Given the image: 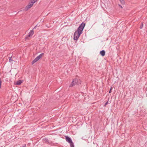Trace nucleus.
<instances>
[{"label": "nucleus", "instance_id": "2", "mask_svg": "<svg viewBox=\"0 0 147 147\" xmlns=\"http://www.w3.org/2000/svg\"><path fill=\"white\" fill-rule=\"evenodd\" d=\"M85 25V24L83 22L78 27L77 30L76 31L79 34H82Z\"/></svg>", "mask_w": 147, "mask_h": 147}, {"label": "nucleus", "instance_id": "6", "mask_svg": "<svg viewBox=\"0 0 147 147\" xmlns=\"http://www.w3.org/2000/svg\"><path fill=\"white\" fill-rule=\"evenodd\" d=\"M33 4H34L33 3H32V2L30 1L29 4L25 8L26 10L27 11L28 9L31 8L32 7Z\"/></svg>", "mask_w": 147, "mask_h": 147}, {"label": "nucleus", "instance_id": "21", "mask_svg": "<svg viewBox=\"0 0 147 147\" xmlns=\"http://www.w3.org/2000/svg\"><path fill=\"white\" fill-rule=\"evenodd\" d=\"M119 5L121 8H123L122 6L121 5Z\"/></svg>", "mask_w": 147, "mask_h": 147}, {"label": "nucleus", "instance_id": "8", "mask_svg": "<svg viewBox=\"0 0 147 147\" xmlns=\"http://www.w3.org/2000/svg\"><path fill=\"white\" fill-rule=\"evenodd\" d=\"M43 140L45 143L47 144H49L50 145H52V142L51 141H50L47 138H45L43 139Z\"/></svg>", "mask_w": 147, "mask_h": 147}, {"label": "nucleus", "instance_id": "3", "mask_svg": "<svg viewBox=\"0 0 147 147\" xmlns=\"http://www.w3.org/2000/svg\"><path fill=\"white\" fill-rule=\"evenodd\" d=\"M85 25V24L83 22L78 27L77 30L76 31L79 34H82Z\"/></svg>", "mask_w": 147, "mask_h": 147}, {"label": "nucleus", "instance_id": "20", "mask_svg": "<svg viewBox=\"0 0 147 147\" xmlns=\"http://www.w3.org/2000/svg\"><path fill=\"white\" fill-rule=\"evenodd\" d=\"M26 144H24V145L22 146V147H26Z\"/></svg>", "mask_w": 147, "mask_h": 147}, {"label": "nucleus", "instance_id": "13", "mask_svg": "<svg viewBox=\"0 0 147 147\" xmlns=\"http://www.w3.org/2000/svg\"><path fill=\"white\" fill-rule=\"evenodd\" d=\"M38 0H31L30 1L32 2V3L34 4Z\"/></svg>", "mask_w": 147, "mask_h": 147}, {"label": "nucleus", "instance_id": "18", "mask_svg": "<svg viewBox=\"0 0 147 147\" xmlns=\"http://www.w3.org/2000/svg\"><path fill=\"white\" fill-rule=\"evenodd\" d=\"M112 90V87H111V88H110V90H109V93H111V90Z\"/></svg>", "mask_w": 147, "mask_h": 147}, {"label": "nucleus", "instance_id": "22", "mask_svg": "<svg viewBox=\"0 0 147 147\" xmlns=\"http://www.w3.org/2000/svg\"><path fill=\"white\" fill-rule=\"evenodd\" d=\"M36 26H35L34 27V28H33V29H34L35 28H36Z\"/></svg>", "mask_w": 147, "mask_h": 147}, {"label": "nucleus", "instance_id": "4", "mask_svg": "<svg viewBox=\"0 0 147 147\" xmlns=\"http://www.w3.org/2000/svg\"><path fill=\"white\" fill-rule=\"evenodd\" d=\"M44 55V53L40 54L39 55L36 57L32 62V64H34V63H36L41 58L43 55Z\"/></svg>", "mask_w": 147, "mask_h": 147}, {"label": "nucleus", "instance_id": "11", "mask_svg": "<svg viewBox=\"0 0 147 147\" xmlns=\"http://www.w3.org/2000/svg\"><path fill=\"white\" fill-rule=\"evenodd\" d=\"M22 81L21 80H19L17 81L16 84L17 85H20L22 83Z\"/></svg>", "mask_w": 147, "mask_h": 147}, {"label": "nucleus", "instance_id": "15", "mask_svg": "<svg viewBox=\"0 0 147 147\" xmlns=\"http://www.w3.org/2000/svg\"><path fill=\"white\" fill-rule=\"evenodd\" d=\"M143 23L142 22V23H141V25L140 26V29H142V28H143Z\"/></svg>", "mask_w": 147, "mask_h": 147}, {"label": "nucleus", "instance_id": "9", "mask_svg": "<svg viewBox=\"0 0 147 147\" xmlns=\"http://www.w3.org/2000/svg\"><path fill=\"white\" fill-rule=\"evenodd\" d=\"M65 140L69 143L71 142H72L71 139L68 136H65Z\"/></svg>", "mask_w": 147, "mask_h": 147}, {"label": "nucleus", "instance_id": "5", "mask_svg": "<svg viewBox=\"0 0 147 147\" xmlns=\"http://www.w3.org/2000/svg\"><path fill=\"white\" fill-rule=\"evenodd\" d=\"M80 35V34L75 31L74 33V39L75 40H77Z\"/></svg>", "mask_w": 147, "mask_h": 147}, {"label": "nucleus", "instance_id": "19", "mask_svg": "<svg viewBox=\"0 0 147 147\" xmlns=\"http://www.w3.org/2000/svg\"><path fill=\"white\" fill-rule=\"evenodd\" d=\"M11 57H9V61L10 62H11L12 60H11Z\"/></svg>", "mask_w": 147, "mask_h": 147}, {"label": "nucleus", "instance_id": "10", "mask_svg": "<svg viewBox=\"0 0 147 147\" xmlns=\"http://www.w3.org/2000/svg\"><path fill=\"white\" fill-rule=\"evenodd\" d=\"M105 51L104 50H103L101 51L100 52V54L102 56H104L105 55Z\"/></svg>", "mask_w": 147, "mask_h": 147}, {"label": "nucleus", "instance_id": "12", "mask_svg": "<svg viewBox=\"0 0 147 147\" xmlns=\"http://www.w3.org/2000/svg\"><path fill=\"white\" fill-rule=\"evenodd\" d=\"M69 143L70 144V147H74V144L72 142Z\"/></svg>", "mask_w": 147, "mask_h": 147}, {"label": "nucleus", "instance_id": "1", "mask_svg": "<svg viewBox=\"0 0 147 147\" xmlns=\"http://www.w3.org/2000/svg\"><path fill=\"white\" fill-rule=\"evenodd\" d=\"M81 80L80 79H78L77 78H75L72 81V82L70 85V87H72L75 85H79L81 84Z\"/></svg>", "mask_w": 147, "mask_h": 147}, {"label": "nucleus", "instance_id": "14", "mask_svg": "<svg viewBox=\"0 0 147 147\" xmlns=\"http://www.w3.org/2000/svg\"><path fill=\"white\" fill-rule=\"evenodd\" d=\"M119 1L122 4H124L125 2L124 0H119Z\"/></svg>", "mask_w": 147, "mask_h": 147}, {"label": "nucleus", "instance_id": "17", "mask_svg": "<svg viewBox=\"0 0 147 147\" xmlns=\"http://www.w3.org/2000/svg\"><path fill=\"white\" fill-rule=\"evenodd\" d=\"M108 101H107V102H106L105 104V105H104V106L105 107L108 104Z\"/></svg>", "mask_w": 147, "mask_h": 147}, {"label": "nucleus", "instance_id": "7", "mask_svg": "<svg viewBox=\"0 0 147 147\" xmlns=\"http://www.w3.org/2000/svg\"><path fill=\"white\" fill-rule=\"evenodd\" d=\"M34 34V31L33 30H31L29 32L27 36L25 38L26 40L28 39V37H30L32 36Z\"/></svg>", "mask_w": 147, "mask_h": 147}, {"label": "nucleus", "instance_id": "16", "mask_svg": "<svg viewBox=\"0 0 147 147\" xmlns=\"http://www.w3.org/2000/svg\"><path fill=\"white\" fill-rule=\"evenodd\" d=\"M2 83V81L1 80V79L0 78V88H1V83Z\"/></svg>", "mask_w": 147, "mask_h": 147}]
</instances>
